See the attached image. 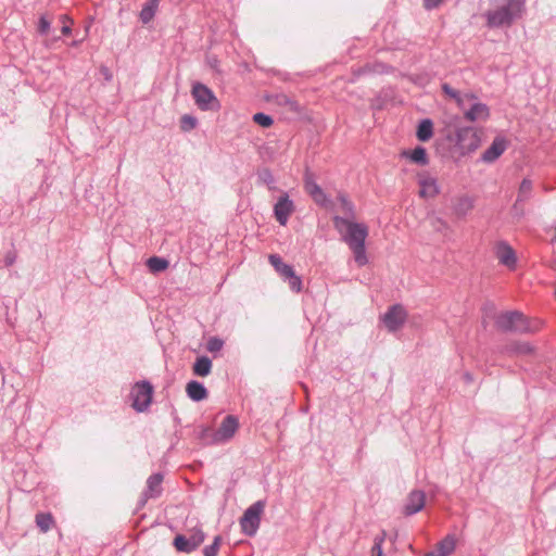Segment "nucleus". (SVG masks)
I'll list each match as a JSON object with an SVG mask.
<instances>
[{"label":"nucleus","instance_id":"1","mask_svg":"<svg viewBox=\"0 0 556 556\" xmlns=\"http://www.w3.org/2000/svg\"><path fill=\"white\" fill-rule=\"evenodd\" d=\"M333 226L341 235L342 240L349 245L354 254L358 266L367 264L365 241L368 236L366 225L350 220L348 217L334 216Z\"/></svg>","mask_w":556,"mask_h":556},{"label":"nucleus","instance_id":"2","mask_svg":"<svg viewBox=\"0 0 556 556\" xmlns=\"http://www.w3.org/2000/svg\"><path fill=\"white\" fill-rule=\"evenodd\" d=\"M526 0H506L505 4L485 13L490 28L509 27L519 18L525 10Z\"/></svg>","mask_w":556,"mask_h":556},{"label":"nucleus","instance_id":"3","mask_svg":"<svg viewBox=\"0 0 556 556\" xmlns=\"http://www.w3.org/2000/svg\"><path fill=\"white\" fill-rule=\"evenodd\" d=\"M495 326L503 332L514 333H529L539 329V325L532 326L519 311H508L498 314L495 318Z\"/></svg>","mask_w":556,"mask_h":556},{"label":"nucleus","instance_id":"4","mask_svg":"<svg viewBox=\"0 0 556 556\" xmlns=\"http://www.w3.org/2000/svg\"><path fill=\"white\" fill-rule=\"evenodd\" d=\"M264 508L265 502L257 501L245 509L240 518L241 530L244 534L253 536L257 532Z\"/></svg>","mask_w":556,"mask_h":556},{"label":"nucleus","instance_id":"5","mask_svg":"<svg viewBox=\"0 0 556 556\" xmlns=\"http://www.w3.org/2000/svg\"><path fill=\"white\" fill-rule=\"evenodd\" d=\"M191 96L197 106L202 111H218L220 108L214 92L202 83H194L192 85Z\"/></svg>","mask_w":556,"mask_h":556},{"label":"nucleus","instance_id":"6","mask_svg":"<svg viewBox=\"0 0 556 556\" xmlns=\"http://www.w3.org/2000/svg\"><path fill=\"white\" fill-rule=\"evenodd\" d=\"M153 386L149 381H139L130 391L132 408L139 413L146 412L152 402Z\"/></svg>","mask_w":556,"mask_h":556},{"label":"nucleus","instance_id":"7","mask_svg":"<svg viewBox=\"0 0 556 556\" xmlns=\"http://www.w3.org/2000/svg\"><path fill=\"white\" fill-rule=\"evenodd\" d=\"M456 146L463 154L475 151L480 146V136L473 127H462L456 131Z\"/></svg>","mask_w":556,"mask_h":556},{"label":"nucleus","instance_id":"8","mask_svg":"<svg viewBox=\"0 0 556 556\" xmlns=\"http://www.w3.org/2000/svg\"><path fill=\"white\" fill-rule=\"evenodd\" d=\"M464 113V117L468 122H485L490 117V108L478 101L477 96L473 94L472 100H469L464 106H459Z\"/></svg>","mask_w":556,"mask_h":556},{"label":"nucleus","instance_id":"9","mask_svg":"<svg viewBox=\"0 0 556 556\" xmlns=\"http://www.w3.org/2000/svg\"><path fill=\"white\" fill-rule=\"evenodd\" d=\"M205 535L201 529H195L189 536L178 534L174 539V546L177 551L191 553L204 541Z\"/></svg>","mask_w":556,"mask_h":556},{"label":"nucleus","instance_id":"10","mask_svg":"<svg viewBox=\"0 0 556 556\" xmlns=\"http://www.w3.org/2000/svg\"><path fill=\"white\" fill-rule=\"evenodd\" d=\"M406 311L400 304H394L382 316V323L390 332L399 330L406 320Z\"/></svg>","mask_w":556,"mask_h":556},{"label":"nucleus","instance_id":"11","mask_svg":"<svg viewBox=\"0 0 556 556\" xmlns=\"http://www.w3.org/2000/svg\"><path fill=\"white\" fill-rule=\"evenodd\" d=\"M239 428L238 418L233 415H227L217 430H215L211 442H218L219 444L228 442L237 432Z\"/></svg>","mask_w":556,"mask_h":556},{"label":"nucleus","instance_id":"12","mask_svg":"<svg viewBox=\"0 0 556 556\" xmlns=\"http://www.w3.org/2000/svg\"><path fill=\"white\" fill-rule=\"evenodd\" d=\"M295 205L287 193H282L274 205V216L281 226H286Z\"/></svg>","mask_w":556,"mask_h":556},{"label":"nucleus","instance_id":"13","mask_svg":"<svg viewBox=\"0 0 556 556\" xmlns=\"http://www.w3.org/2000/svg\"><path fill=\"white\" fill-rule=\"evenodd\" d=\"M426 493L421 490H413L406 498L404 505V514L412 516L420 511L425 507Z\"/></svg>","mask_w":556,"mask_h":556},{"label":"nucleus","instance_id":"14","mask_svg":"<svg viewBox=\"0 0 556 556\" xmlns=\"http://www.w3.org/2000/svg\"><path fill=\"white\" fill-rule=\"evenodd\" d=\"M418 184L420 186L419 194L422 198H434L440 192L438 180L428 173L418 175Z\"/></svg>","mask_w":556,"mask_h":556},{"label":"nucleus","instance_id":"15","mask_svg":"<svg viewBox=\"0 0 556 556\" xmlns=\"http://www.w3.org/2000/svg\"><path fill=\"white\" fill-rule=\"evenodd\" d=\"M163 475L154 473L147 480V489L142 493L141 503L144 505L149 498H155L162 493Z\"/></svg>","mask_w":556,"mask_h":556},{"label":"nucleus","instance_id":"16","mask_svg":"<svg viewBox=\"0 0 556 556\" xmlns=\"http://www.w3.org/2000/svg\"><path fill=\"white\" fill-rule=\"evenodd\" d=\"M507 144L504 138L496 137L491 146L483 152L481 160L485 163H492L497 160L506 150Z\"/></svg>","mask_w":556,"mask_h":556},{"label":"nucleus","instance_id":"17","mask_svg":"<svg viewBox=\"0 0 556 556\" xmlns=\"http://www.w3.org/2000/svg\"><path fill=\"white\" fill-rule=\"evenodd\" d=\"M532 194V181L528 178L522 179L519 189L516 202L514 203V211L517 212L519 215L523 214V210L521 204L529 200Z\"/></svg>","mask_w":556,"mask_h":556},{"label":"nucleus","instance_id":"18","mask_svg":"<svg viewBox=\"0 0 556 556\" xmlns=\"http://www.w3.org/2000/svg\"><path fill=\"white\" fill-rule=\"evenodd\" d=\"M496 256L501 264L508 268H514L516 265L515 251L505 242L497 245Z\"/></svg>","mask_w":556,"mask_h":556},{"label":"nucleus","instance_id":"19","mask_svg":"<svg viewBox=\"0 0 556 556\" xmlns=\"http://www.w3.org/2000/svg\"><path fill=\"white\" fill-rule=\"evenodd\" d=\"M304 188L305 191L313 198V200L321 204L326 200V194L323 191V189L316 184V181L313 179L312 175L306 174L304 179Z\"/></svg>","mask_w":556,"mask_h":556},{"label":"nucleus","instance_id":"20","mask_svg":"<svg viewBox=\"0 0 556 556\" xmlns=\"http://www.w3.org/2000/svg\"><path fill=\"white\" fill-rule=\"evenodd\" d=\"M187 395L194 402L203 401L207 397V390L203 383L191 380L186 386Z\"/></svg>","mask_w":556,"mask_h":556},{"label":"nucleus","instance_id":"21","mask_svg":"<svg viewBox=\"0 0 556 556\" xmlns=\"http://www.w3.org/2000/svg\"><path fill=\"white\" fill-rule=\"evenodd\" d=\"M455 549V539L453 535H446L437 544V548L427 556H450Z\"/></svg>","mask_w":556,"mask_h":556},{"label":"nucleus","instance_id":"22","mask_svg":"<svg viewBox=\"0 0 556 556\" xmlns=\"http://www.w3.org/2000/svg\"><path fill=\"white\" fill-rule=\"evenodd\" d=\"M402 156L409 159L413 163L418 165H427L429 157L424 147L418 146L412 151H403Z\"/></svg>","mask_w":556,"mask_h":556},{"label":"nucleus","instance_id":"23","mask_svg":"<svg viewBox=\"0 0 556 556\" xmlns=\"http://www.w3.org/2000/svg\"><path fill=\"white\" fill-rule=\"evenodd\" d=\"M442 90H443L444 94H446L450 98H452L453 100H455L458 108L464 106L466 103H468L469 100H472V98H473V93H464L463 94V93L458 92L457 90H455L454 88H452L448 84H443Z\"/></svg>","mask_w":556,"mask_h":556},{"label":"nucleus","instance_id":"24","mask_svg":"<svg viewBox=\"0 0 556 556\" xmlns=\"http://www.w3.org/2000/svg\"><path fill=\"white\" fill-rule=\"evenodd\" d=\"M432 136H433L432 121L429 118L422 119L417 127V131H416L417 139L421 142H427L432 138Z\"/></svg>","mask_w":556,"mask_h":556},{"label":"nucleus","instance_id":"25","mask_svg":"<svg viewBox=\"0 0 556 556\" xmlns=\"http://www.w3.org/2000/svg\"><path fill=\"white\" fill-rule=\"evenodd\" d=\"M192 370L199 377H206L211 374L212 361L207 356H200L195 359Z\"/></svg>","mask_w":556,"mask_h":556},{"label":"nucleus","instance_id":"26","mask_svg":"<svg viewBox=\"0 0 556 556\" xmlns=\"http://www.w3.org/2000/svg\"><path fill=\"white\" fill-rule=\"evenodd\" d=\"M269 263L282 279L290 275V273L293 270V267L283 263L282 258L277 254L269 255Z\"/></svg>","mask_w":556,"mask_h":556},{"label":"nucleus","instance_id":"27","mask_svg":"<svg viewBox=\"0 0 556 556\" xmlns=\"http://www.w3.org/2000/svg\"><path fill=\"white\" fill-rule=\"evenodd\" d=\"M473 207V202L468 197H462L455 203L453 211L457 217L466 216Z\"/></svg>","mask_w":556,"mask_h":556},{"label":"nucleus","instance_id":"28","mask_svg":"<svg viewBox=\"0 0 556 556\" xmlns=\"http://www.w3.org/2000/svg\"><path fill=\"white\" fill-rule=\"evenodd\" d=\"M507 352L520 355H528L534 352V348L529 342L517 341L507 346Z\"/></svg>","mask_w":556,"mask_h":556},{"label":"nucleus","instance_id":"29","mask_svg":"<svg viewBox=\"0 0 556 556\" xmlns=\"http://www.w3.org/2000/svg\"><path fill=\"white\" fill-rule=\"evenodd\" d=\"M337 201L338 210L340 212L345 214L349 219L350 217H354V205L344 193H339L337 197Z\"/></svg>","mask_w":556,"mask_h":556},{"label":"nucleus","instance_id":"30","mask_svg":"<svg viewBox=\"0 0 556 556\" xmlns=\"http://www.w3.org/2000/svg\"><path fill=\"white\" fill-rule=\"evenodd\" d=\"M53 517L50 513H39L36 515V525L43 532H48L53 526Z\"/></svg>","mask_w":556,"mask_h":556},{"label":"nucleus","instance_id":"31","mask_svg":"<svg viewBox=\"0 0 556 556\" xmlns=\"http://www.w3.org/2000/svg\"><path fill=\"white\" fill-rule=\"evenodd\" d=\"M157 8H159V4H156V3L152 4V2L148 1L142 7V10L140 12V15H139L140 21L143 24L150 23L154 18Z\"/></svg>","mask_w":556,"mask_h":556},{"label":"nucleus","instance_id":"32","mask_svg":"<svg viewBox=\"0 0 556 556\" xmlns=\"http://www.w3.org/2000/svg\"><path fill=\"white\" fill-rule=\"evenodd\" d=\"M147 265L153 273H159L167 268L168 262L165 258L152 256L148 260Z\"/></svg>","mask_w":556,"mask_h":556},{"label":"nucleus","instance_id":"33","mask_svg":"<svg viewBox=\"0 0 556 556\" xmlns=\"http://www.w3.org/2000/svg\"><path fill=\"white\" fill-rule=\"evenodd\" d=\"M286 282H288L290 289L293 292H301L302 290V280L301 278L295 274L294 269L288 275L286 278H283Z\"/></svg>","mask_w":556,"mask_h":556},{"label":"nucleus","instance_id":"34","mask_svg":"<svg viewBox=\"0 0 556 556\" xmlns=\"http://www.w3.org/2000/svg\"><path fill=\"white\" fill-rule=\"evenodd\" d=\"M214 432L215 431L212 430L210 427H203V428H201L198 438L201 441V443L204 445H217V444H219L218 442H211V440L213 439Z\"/></svg>","mask_w":556,"mask_h":556},{"label":"nucleus","instance_id":"35","mask_svg":"<svg viewBox=\"0 0 556 556\" xmlns=\"http://www.w3.org/2000/svg\"><path fill=\"white\" fill-rule=\"evenodd\" d=\"M198 125V119L192 116V115H182L181 118H180V129L182 131H191L192 129H194Z\"/></svg>","mask_w":556,"mask_h":556},{"label":"nucleus","instance_id":"36","mask_svg":"<svg viewBox=\"0 0 556 556\" xmlns=\"http://www.w3.org/2000/svg\"><path fill=\"white\" fill-rule=\"evenodd\" d=\"M257 176H258V180L262 184L268 186V188L270 190L275 189V179H274L271 172L268 168H264V169L260 170Z\"/></svg>","mask_w":556,"mask_h":556},{"label":"nucleus","instance_id":"37","mask_svg":"<svg viewBox=\"0 0 556 556\" xmlns=\"http://www.w3.org/2000/svg\"><path fill=\"white\" fill-rule=\"evenodd\" d=\"M386 531H382L380 535L375 538L374 546L371 548V556H382V543L386 540Z\"/></svg>","mask_w":556,"mask_h":556},{"label":"nucleus","instance_id":"38","mask_svg":"<svg viewBox=\"0 0 556 556\" xmlns=\"http://www.w3.org/2000/svg\"><path fill=\"white\" fill-rule=\"evenodd\" d=\"M253 121L257 125H260L262 127H265V128L270 127L274 124V119H273L271 116H269V115H267L265 113H261V112L260 113H255L253 115Z\"/></svg>","mask_w":556,"mask_h":556},{"label":"nucleus","instance_id":"39","mask_svg":"<svg viewBox=\"0 0 556 556\" xmlns=\"http://www.w3.org/2000/svg\"><path fill=\"white\" fill-rule=\"evenodd\" d=\"M224 341L218 337H212L206 343V350L211 353L219 352L223 349Z\"/></svg>","mask_w":556,"mask_h":556},{"label":"nucleus","instance_id":"40","mask_svg":"<svg viewBox=\"0 0 556 556\" xmlns=\"http://www.w3.org/2000/svg\"><path fill=\"white\" fill-rule=\"evenodd\" d=\"M431 226L435 231L441 233H446V231L450 229L447 223L440 217H433L431 219Z\"/></svg>","mask_w":556,"mask_h":556},{"label":"nucleus","instance_id":"41","mask_svg":"<svg viewBox=\"0 0 556 556\" xmlns=\"http://www.w3.org/2000/svg\"><path fill=\"white\" fill-rule=\"evenodd\" d=\"M50 29V22L45 17V16H41L39 18V24H38V31L42 35H46Z\"/></svg>","mask_w":556,"mask_h":556},{"label":"nucleus","instance_id":"42","mask_svg":"<svg viewBox=\"0 0 556 556\" xmlns=\"http://www.w3.org/2000/svg\"><path fill=\"white\" fill-rule=\"evenodd\" d=\"M16 261V252L15 251H9L4 256V265L5 266H12Z\"/></svg>","mask_w":556,"mask_h":556},{"label":"nucleus","instance_id":"43","mask_svg":"<svg viewBox=\"0 0 556 556\" xmlns=\"http://www.w3.org/2000/svg\"><path fill=\"white\" fill-rule=\"evenodd\" d=\"M442 2V0H424V7L427 10L434 9L439 7V4Z\"/></svg>","mask_w":556,"mask_h":556},{"label":"nucleus","instance_id":"44","mask_svg":"<svg viewBox=\"0 0 556 556\" xmlns=\"http://www.w3.org/2000/svg\"><path fill=\"white\" fill-rule=\"evenodd\" d=\"M218 551L215 546L207 545L203 549L204 556H217Z\"/></svg>","mask_w":556,"mask_h":556},{"label":"nucleus","instance_id":"45","mask_svg":"<svg viewBox=\"0 0 556 556\" xmlns=\"http://www.w3.org/2000/svg\"><path fill=\"white\" fill-rule=\"evenodd\" d=\"M100 73H101V75L104 77V79L106 81L112 80L113 75H112L111 71L106 66H101L100 67Z\"/></svg>","mask_w":556,"mask_h":556},{"label":"nucleus","instance_id":"46","mask_svg":"<svg viewBox=\"0 0 556 556\" xmlns=\"http://www.w3.org/2000/svg\"><path fill=\"white\" fill-rule=\"evenodd\" d=\"M220 543H222V536L217 535V536L214 538L213 543L211 544V546H215L216 549L218 551L219 546H220Z\"/></svg>","mask_w":556,"mask_h":556},{"label":"nucleus","instance_id":"47","mask_svg":"<svg viewBox=\"0 0 556 556\" xmlns=\"http://www.w3.org/2000/svg\"><path fill=\"white\" fill-rule=\"evenodd\" d=\"M61 31L64 36H68L71 33H72V28L71 26L68 25H64L62 28H61Z\"/></svg>","mask_w":556,"mask_h":556},{"label":"nucleus","instance_id":"48","mask_svg":"<svg viewBox=\"0 0 556 556\" xmlns=\"http://www.w3.org/2000/svg\"><path fill=\"white\" fill-rule=\"evenodd\" d=\"M283 99H285V103L290 104L291 106L294 105V102L291 101L288 97L285 96Z\"/></svg>","mask_w":556,"mask_h":556},{"label":"nucleus","instance_id":"49","mask_svg":"<svg viewBox=\"0 0 556 556\" xmlns=\"http://www.w3.org/2000/svg\"><path fill=\"white\" fill-rule=\"evenodd\" d=\"M465 379H466L467 381H471V380H472L471 375H470V374H468V372H467V374H465Z\"/></svg>","mask_w":556,"mask_h":556},{"label":"nucleus","instance_id":"50","mask_svg":"<svg viewBox=\"0 0 556 556\" xmlns=\"http://www.w3.org/2000/svg\"><path fill=\"white\" fill-rule=\"evenodd\" d=\"M551 267L556 270V260L552 262Z\"/></svg>","mask_w":556,"mask_h":556},{"label":"nucleus","instance_id":"51","mask_svg":"<svg viewBox=\"0 0 556 556\" xmlns=\"http://www.w3.org/2000/svg\"><path fill=\"white\" fill-rule=\"evenodd\" d=\"M62 20H63V21L67 20V16H66V15H63V16H62Z\"/></svg>","mask_w":556,"mask_h":556}]
</instances>
